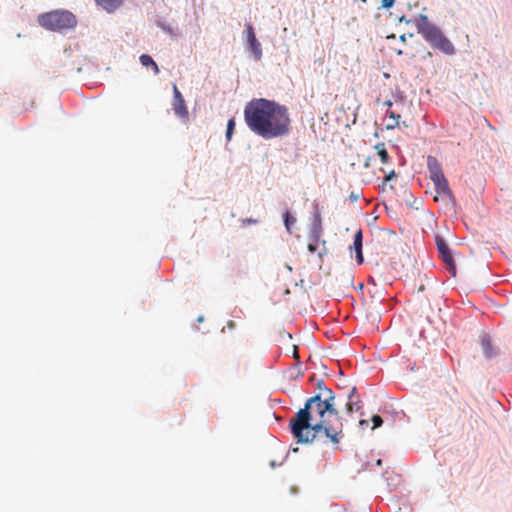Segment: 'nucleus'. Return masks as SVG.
Instances as JSON below:
<instances>
[{
  "label": "nucleus",
  "instance_id": "nucleus-1",
  "mask_svg": "<svg viewBox=\"0 0 512 512\" xmlns=\"http://www.w3.org/2000/svg\"><path fill=\"white\" fill-rule=\"evenodd\" d=\"M293 437L298 443H312L322 434L334 445L343 438V424L336 409L335 395L329 388H324L307 399L295 417L290 420Z\"/></svg>",
  "mask_w": 512,
  "mask_h": 512
},
{
  "label": "nucleus",
  "instance_id": "nucleus-2",
  "mask_svg": "<svg viewBox=\"0 0 512 512\" xmlns=\"http://www.w3.org/2000/svg\"><path fill=\"white\" fill-rule=\"evenodd\" d=\"M247 127L263 139H273L289 134L291 119L288 108L265 98H256L244 108Z\"/></svg>",
  "mask_w": 512,
  "mask_h": 512
},
{
  "label": "nucleus",
  "instance_id": "nucleus-3",
  "mask_svg": "<svg viewBox=\"0 0 512 512\" xmlns=\"http://www.w3.org/2000/svg\"><path fill=\"white\" fill-rule=\"evenodd\" d=\"M427 167L430 173V179L432 180L436 195L434 201H449L453 200V194L449 188L448 181L443 173L442 166L439 161L433 157H427Z\"/></svg>",
  "mask_w": 512,
  "mask_h": 512
},
{
  "label": "nucleus",
  "instance_id": "nucleus-4",
  "mask_svg": "<svg viewBox=\"0 0 512 512\" xmlns=\"http://www.w3.org/2000/svg\"><path fill=\"white\" fill-rule=\"evenodd\" d=\"M38 23L47 30L62 32L74 28L77 21L71 12L56 10L39 15Z\"/></svg>",
  "mask_w": 512,
  "mask_h": 512
},
{
  "label": "nucleus",
  "instance_id": "nucleus-5",
  "mask_svg": "<svg viewBox=\"0 0 512 512\" xmlns=\"http://www.w3.org/2000/svg\"><path fill=\"white\" fill-rule=\"evenodd\" d=\"M435 240H436L437 249L439 251V254H440L443 262L446 264L447 270L450 272L452 277H455L456 273H457L456 264H455V261L452 256V252L449 249L448 244L440 236H436Z\"/></svg>",
  "mask_w": 512,
  "mask_h": 512
},
{
  "label": "nucleus",
  "instance_id": "nucleus-6",
  "mask_svg": "<svg viewBox=\"0 0 512 512\" xmlns=\"http://www.w3.org/2000/svg\"><path fill=\"white\" fill-rule=\"evenodd\" d=\"M172 107L174 113L181 119H187L189 112L182 96L176 84H173V100Z\"/></svg>",
  "mask_w": 512,
  "mask_h": 512
},
{
  "label": "nucleus",
  "instance_id": "nucleus-7",
  "mask_svg": "<svg viewBox=\"0 0 512 512\" xmlns=\"http://www.w3.org/2000/svg\"><path fill=\"white\" fill-rule=\"evenodd\" d=\"M246 36L247 44L251 53L253 54L255 60L259 61L262 58V47L256 38L254 28L251 24H246Z\"/></svg>",
  "mask_w": 512,
  "mask_h": 512
},
{
  "label": "nucleus",
  "instance_id": "nucleus-8",
  "mask_svg": "<svg viewBox=\"0 0 512 512\" xmlns=\"http://www.w3.org/2000/svg\"><path fill=\"white\" fill-rule=\"evenodd\" d=\"M418 32L431 45H433L443 34L438 27L431 23H425L421 26H418Z\"/></svg>",
  "mask_w": 512,
  "mask_h": 512
},
{
  "label": "nucleus",
  "instance_id": "nucleus-9",
  "mask_svg": "<svg viewBox=\"0 0 512 512\" xmlns=\"http://www.w3.org/2000/svg\"><path fill=\"white\" fill-rule=\"evenodd\" d=\"M362 408L361 400L356 392V388L353 387L348 395V402L346 404V411L349 414L358 412Z\"/></svg>",
  "mask_w": 512,
  "mask_h": 512
},
{
  "label": "nucleus",
  "instance_id": "nucleus-10",
  "mask_svg": "<svg viewBox=\"0 0 512 512\" xmlns=\"http://www.w3.org/2000/svg\"><path fill=\"white\" fill-rule=\"evenodd\" d=\"M432 46L447 55H452L455 53L454 45L443 34Z\"/></svg>",
  "mask_w": 512,
  "mask_h": 512
},
{
  "label": "nucleus",
  "instance_id": "nucleus-11",
  "mask_svg": "<svg viewBox=\"0 0 512 512\" xmlns=\"http://www.w3.org/2000/svg\"><path fill=\"white\" fill-rule=\"evenodd\" d=\"M356 252L357 262L359 264L363 263V255H362V231L358 230L354 235L353 246L351 247Z\"/></svg>",
  "mask_w": 512,
  "mask_h": 512
},
{
  "label": "nucleus",
  "instance_id": "nucleus-12",
  "mask_svg": "<svg viewBox=\"0 0 512 512\" xmlns=\"http://www.w3.org/2000/svg\"><path fill=\"white\" fill-rule=\"evenodd\" d=\"M481 346L484 352V355L487 358H491L497 355V351L493 348L491 338L489 335L485 334L481 338Z\"/></svg>",
  "mask_w": 512,
  "mask_h": 512
},
{
  "label": "nucleus",
  "instance_id": "nucleus-13",
  "mask_svg": "<svg viewBox=\"0 0 512 512\" xmlns=\"http://www.w3.org/2000/svg\"><path fill=\"white\" fill-rule=\"evenodd\" d=\"M386 118H388L389 120H393V123H386V129L387 130H392V129H395L399 126L400 124V118H401V115L399 112H396L394 110H387L386 113Z\"/></svg>",
  "mask_w": 512,
  "mask_h": 512
},
{
  "label": "nucleus",
  "instance_id": "nucleus-14",
  "mask_svg": "<svg viewBox=\"0 0 512 512\" xmlns=\"http://www.w3.org/2000/svg\"><path fill=\"white\" fill-rule=\"evenodd\" d=\"M98 5L108 12L115 11L123 2V0H95Z\"/></svg>",
  "mask_w": 512,
  "mask_h": 512
},
{
  "label": "nucleus",
  "instance_id": "nucleus-15",
  "mask_svg": "<svg viewBox=\"0 0 512 512\" xmlns=\"http://www.w3.org/2000/svg\"><path fill=\"white\" fill-rule=\"evenodd\" d=\"M140 60V63L144 66V67H151L154 74H159L160 70H159V67L158 65L156 64V62L152 59L151 56L147 55V54H142L139 58Z\"/></svg>",
  "mask_w": 512,
  "mask_h": 512
},
{
  "label": "nucleus",
  "instance_id": "nucleus-16",
  "mask_svg": "<svg viewBox=\"0 0 512 512\" xmlns=\"http://www.w3.org/2000/svg\"><path fill=\"white\" fill-rule=\"evenodd\" d=\"M375 150L377 152L378 157L380 158L381 162L383 164H388L390 161V156L388 154V151L385 147L384 143H378L375 145Z\"/></svg>",
  "mask_w": 512,
  "mask_h": 512
},
{
  "label": "nucleus",
  "instance_id": "nucleus-17",
  "mask_svg": "<svg viewBox=\"0 0 512 512\" xmlns=\"http://www.w3.org/2000/svg\"><path fill=\"white\" fill-rule=\"evenodd\" d=\"M321 230H322L321 216H320L319 212H316L315 213V218H314V221H313V235H319L320 236Z\"/></svg>",
  "mask_w": 512,
  "mask_h": 512
},
{
  "label": "nucleus",
  "instance_id": "nucleus-18",
  "mask_svg": "<svg viewBox=\"0 0 512 512\" xmlns=\"http://www.w3.org/2000/svg\"><path fill=\"white\" fill-rule=\"evenodd\" d=\"M296 222V218L293 217L288 211L284 215L285 227L288 231L291 230V226Z\"/></svg>",
  "mask_w": 512,
  "mask_h": 512
},
{
  "label": "nucleus",
  "instance_id": "nucleus-19",
  "mask_svg": "<svg viewBox=\"0 0 512 512\" xmlns=\"http://www.w3.org/2000/svg\"><path fill=\"white\" fill-rule=\"evenodd\" d=\"M234 129H235V120H234V118H231L228 120V123H227V130H226L227 140L231 139Z\"/></svg>",
  "mask_w": 512,
  "mask_h": 512
},
{
  "label": "nucleus",
  "instance_id": "nucleus-20",
  "mask_svg": "<svg viewBox=\"0 0 512 512\" xmlns=\"http://www.w3.org/2000/svg\"><path fill=\"white\" fill-rule=\"evenodd\" d=\"M319 235H312V241L308 244V250L312 253L317 251Z\"/></svg>",
  "mask_w": 512,
  "mask_h": 512
},
{
  "label": "nucleus",
  "instance_id": "nucleus-21",
  "mask_svg": "<svg viewBox=\"0 0 512 512\" xmlns=\"http://www.w3.org/2000/svg\"><path fill=\"white\" fill-rule=\"evenodd\" d=\"M372 422H373L372 429H376L382 425L383 420L379 415H373Z\"/></svg>",
  "mask_w": 512,
  "mask_h": 512
},
{
  "label": "nucleus",
  "instance_id": "nucleus-22",
  "mask_svg": "<svg viewBox=\"0 0 512 512\" xmlns=\"http://www.w3.org/2000/svg\"><path fill=\"white\" fill-rule=\"evenodd\" d=\"M396 177V173L394 170H391L385 177H384V182H383V187L386 186L387 182L392 180L393 178Z\"/></svg>",
  "mask_w": 512,
  "mask_h": 512
},
{
  "label": "nucleus",
  "instance_id": "nucleus-23",
  "mask_svg": "<svg viewBox=\"0 0 512 512\" xmlns=\"http://www.w3.org/2000/svg\"><path fill=\"white\" fill-rule=\"evenodd\" d=\"M395 0H382V7L383 8H391L394 5Z\"/></svg>",
  "mask_w": 512,
  "mask_h": 512
},
{
  "label": "nucleus",
  "instance_id": "nucleus-24",
  "mask_svg": "<svg viewBox=\"0 0 512 512\" xmlns=\"http://www.w3.org/2000/svg\"><path fill=\"white\" fill-rule=\"evenodd\" d=\"M324 388H326L324 380H323V379H319V380L317 381V389H318L320 392H323Z\"/></svg>",
  "mask_w": 512,
  "mask_h": 512
},
{
  "label": "nucleus",
  "instance_id": "nucleus-25",
  "mask_svg": "<svg viewBox=\"0 0 512 512\" xmlns=\"http://www.w3.org/2000/svg\"><path fill=\"white\" fill-rule=\"evenodd\" d=\"M235 327H236V323L234 321L230 320V321L227 322V328L228 329L232 330Z\"/></svg>",
  "mask_w": 512,
  "mask_h": 512
},
{
  "label": "nucleus",
  "instance_id": "nucleus-26",
  "mask_svg": "<svg viewBox=\"0 0 512 512\" xmlns=\"http://www.w3.org/2000/svg\"><path fill=\"white\" fill-rule=\"evenodd\" d=\"M243 224H250V223H256L257 220H254V219H251V218H247V219H243L242 220Z\"/></svg>",
  "mask_w": 512,
  "mask_h": 512
},
{
  "label": "nucleus",
  "instance_id": "nucleus-27",
  "mask_svg": "<svg viewBox=\"0 0 512 512\" xmlns=\"http://www.w3.org/2000/svg\"><path fill=\"white\" fill-rule=\"evenodd\" d=\"M294 357H295L296 359H298V358H299V356H298V350H297V347H296V346H294Z\"/></svg>",
  "mask_w": 512,
  "mask_h": 512
},
{
  "label": "nucleus",
  "instance_id": "nucleus-28",
  "mask_svg": "<svg viewBox=\"0 0 512 512\" xmlns=\"http://www.w3.org/2000/svg\"><path fill=\"white\" fill-rule=\"evenodd\" d=\"M359 424L363 427L364 425L368 424V421L363 419V420H360Z\"/></svg>",
  "mask_w": 512,
  "mask_h": 512
},
{
  "label": "nucleus",
  "instance_id": "nucleus-29",
  "mask_svg": "<svg viewBox=\"0 0 512 512\" xmlns=\"http://www.w3.org/2000/svg\"><path fill=\"white\" fill-rule=\"evenodd\" d=\"M392 104H393V103H392V101H391V100H387V101L385 102V105H386L387 107H389V108L392 106Z\"/></svg>",
  "mask_w": 512,
  "mask_h": 512
},
{
  "label": "nucleus",
  "instance_id": "nucleus-30",
  "mask_svg": "<svg viewBox=\"0 0 512 512\" xmlns=\"http://www.w3.org/2000/svg\"><path fill=\"white\" fill-rule=\"evenodd\" d=\"M400 39H401V41H403V42H404V41H405V35H402V36L400 37Z\"/></svg>",
  "mask_w": 512,
  "mask_h": 512
},
{
  "label": "nucleus",
  "instance_id": "nucleus-31",
  "mask_svg": "<svg viewBox=\"0 0 512 512\" xmlns=\"http://www.w3.org/2000/svg\"><path fill=\"white\" fill-rule=\"evenodd\" d=\"M402 53H403V52H402V50H398V51H397V54H398V55H401Z\"/></svg>",
  "mask_w": 512,
  "mask_h": 512
},
{
  "label": "nucleus",
  "instance_id": "nucleus-32",
  "mask_svg": "<svg viewBox=\"0 0 512 512\" xmlns=\"http://www.w3.org/2000/svg\"><path fill=\"white\" fill-rule=\"evenodd\" d=\"M387 123H393V120H389V119L387 118Z\"/></svg>",
  "mask_w": 512,
  "mask_h": 512
},
{
  "label": "nucleus",
  "instance_id": "nucleus-33",
  "mask_svg": "<svg viewBox=\"0 0 512 512\" xmlns=\"http://www.w3.org/2000/svg\"><path fill=\"white\" fill-rule=\"evenodd\" d=\"M361 2L366 3V2H367V0H361Z\"/></svg>",
  "mask_w": 512,
  "mask_h": 512
}]
</instances>
